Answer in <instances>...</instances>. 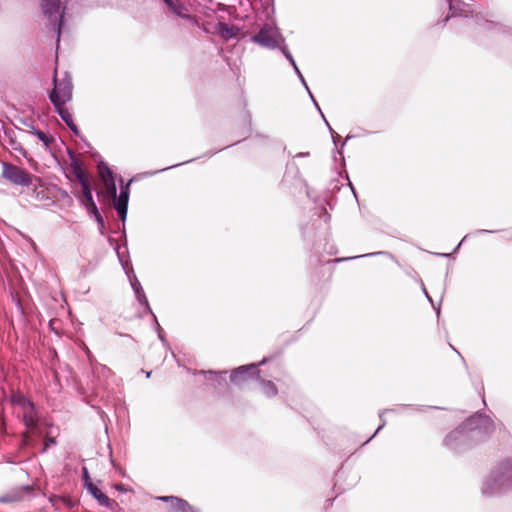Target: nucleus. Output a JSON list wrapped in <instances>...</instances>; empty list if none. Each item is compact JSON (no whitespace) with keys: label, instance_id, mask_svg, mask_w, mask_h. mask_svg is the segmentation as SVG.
I'll list each match as a JSON object with an SVG mask.
<instances>
[{"label":"nucleus","instance_id":"f257e3e1","mask_svg":"<svg viewBox=\"0 0 512 512\" xmlns=\"http://www.w3.org/2000/svg\"><path fill=\"white\" fill-rule=\"evenodd\" d=\"M494 430L495 424L489 416L475 413L445 437L444 446L459 452L485 440Z\"/></svg>","mask_w":512,"mask_h":512},{"label":"nucleus","instance_id":"f03ea898","mask_svg":"<svg viewBox=\"0 0 512 512\" xmlns=\"http://www.w3.org/2000/svg\"><path fill=\"white\" fill-rule=\"evenodd\" d=\"M512 489V459L499 462L483 482L481 492L485 497H494Z\"/></svg>","mask_w":512,"mask_h":512},{"label":"nucleus","instance_id":"7ed1b4c3","mask_svg":"<svg viewBox=\"0 0 512 512\" xmlns=\"http://www.w3.org/2000/svg\"><path fill=\"white\" fill-rule=\"evenodd\" d=\"M271 361H273L272 357L264 358L258 364L252 363L248 365L239 366L238 368L232 370L230 374V380L232 383L236 385H241L253 378H259V374L261 373L259 366H262L265 363Z\"/></svg>","mask_w":512,"mask_h":512},{"label":"nucleus","instance_id":"20e7f679","mask_svg":"<svg viewBox=\"0 0 512 512\" xmlns=\"http://www.w3.org/2000/svg\"><path fill=\"white\" fill-rule=\"evenodd\" d=\"M22 413V420L27 429V431L23 433V440L25 443H28L31 437L40 436L42 434V428L35 405L24 409Z\"/></svg>","mask_w":512,"mask_h":512},{"label":"nucleus","instance_id":"39448f33","mask_svg":"<svg viewBox=\"0 0 512 512\" xmlns=\"http://www.w3.org/2000/svg\"><path fill=\"white\" fill-rule=\"evenodd\" d=\"M2 175L15 185L28 186L32 183V176L29 173L13 165L4 164Z\"/></svg>","mask_w":512,"mask_h":512},{"label":"nucleus","instance_id":"423d86ee","mask_svg":"<svg viewBox=\"0 0 512 512\" xmlns=\"http://www.w3.org/2000/svg\"><path fill=\"white\" fill-rule=\"evenodd\" d=\"M253 41L266 47H276L283 42V37L276 28L265 26L253 37Z\"/></svg>","mask_w":512,"mask_h":512},{"label":"nucleus","instance_id":"0eeeda50","mask_svg":"<svg viewBox=\"0 0 512 512\" xmlns=\"http://www.w3.org/2000/svg\"><path fill=\"white\" fill-rule=\"evenodd\" d=\"M71 96L72 84L70 79L63 80L59 83L55 81V88L50 94V100L55 105V107L64 105L67 101L71 99Z\"/></svg>","mask_w":512,"mask_h":512},{"label":"nucleus","instance_id":"6e6552de","mask_svg":"<svg viewBox=\"0 0 512 512\" xmlns=\"http://www.w3.org/2000/svg\"><path fill=\"white\" fill-rule=\"evenodd\" d=\"M42 8L43 12L54 23V28L57 30L59 36L63 18L61 0H43Z\"/></svg>","mask_w":512,"mask_h":512},{"label":"nucleus","instance_id":"1a4fd4ad","mask_svg":"<svg viewBox=\"0 0 512 512\" xmlns=\"http://www.w3.org/2000/svg\"><path fill=\"white\" fill-rule=\"evenodd\" d=\"M158 500L170 503V512H199L186 500L176 496H161Z\"/></svg>","mask_w":512,"mask_h":512},{"label":"nucleus","instance_id":"9d476101","mask_svg":"<svg viewBox=\"0 0 512 512\" xmlns=\"http://www.w3.org/2000/svg\"><path fill=\"white\" fill-rule=\"evenodd\" d=\"M98 170H99V175L104 183L107 195L111 198H116L117 189H116V185L114 182L112 172L104 164H100L98 166Z\"/></svg>","mask_w":512,"mask_h":512},{"label":"nucleus","instance_id":"9b49d317","mask_svg":"<svg viewBox=\"0 0 512 512\" xmlns=\"http://www.w3.org/2000/svg\"><path fill=\"white\" fill-rule=\"evenodd\" d=\"M88 492L98 501L101 506L112 508L116 505V502L110 499L106 494H104L98 487H96L93 483H89L88 488H86Z\"/></svg>","mask_w":512,"mask_h":512},{"label":"nucleus","instance_id":"f8f14e48","mask_svg":"<svg viewBox=\"0 0 512 512\" xmlns=\"http://www.w3.org/2000/svg\"><path fill=\"white\" fill-rule=\"evenodd\" d=\"M128 204V191H123L117 201L115 202V208L122 220L125 219L127 213Z\"/></svg>","mask_w":512,"mask_h":512},{"label":"nucleus","instance_id":"ddd939ff","mask_svg":"<svg viewBox=\"0 0 512 512\" xmlns=\"http://www.w3.org/2000/svg\"><path fill=\"white\" fill-rule=\"evenodd\" d=\"M218 33L225 39L234 38L239 34V29L235 26H229L225 23L218 25Z\"/></svg>","mask_w":512,"mask_h":512},{"label":"nucleus","instance_id":"4468645a","mask_svg":"<svg viewBox=\"0 0 512 512\" xmlns=\"http://www.w3.org/2000/svg\"><path fill=\"white\" fill-rule=\"evenodd\" d=\"M257 379L260 381V384L262 386V392L264 395H266L267 397H274L277 395L278 389L274 382L270 380L261 379L260 377Z\"/></svg>","mask_w":512,"mask_h":512},{"label":"nucleus","instance_id":"2eb2a0df","mask_svg":"<svg viewBox=\"0 0 512 512\" xmlns=\"http://www.w3.org/2000/svg\"><path fill=\"white\" fill-rule=\"evenodd\" d=\"M59 115L61 116V118L66 122V124L72 129V130H76V127H75V124L73 123L72 121V116L70 115V113L63 107V105L59 106V107H56Z\"/></svg>","mask_w":512,"mask_h":512},{"label":"nucleus","instance_id":"dca6fc26","mask_svg":"<svg viewBox=\"0 0 512 512\" xmlns=\"http://www.w3.org/2000/svg\"><path fill=\"white\" fill-rule=\"evenodd\" d=\"M131 285L137 295L138 300L141 303H146L147 302L146 296L142 290L140 283L138 282V280L136 278L131 279Z\"/></svg>","mask_w":512,"mask_h":512},{"label":"nucleus","instance_id":"f3484780","mask_svg":"<svg viewBox=\"0 0 512 512\" xmlns=\"http://www.w3.org/2000/svg\"><path fill=\"white\" fill-rule=\"evenodd\" d=\"M83 203L85 205V207L87 208V210L89 212H91L92 214L95 215L96 219L99 221L100 220V216H99V213H98V209H97V206L93 200V197L88 199V200H83Z\"/></svg>","mask_w":512,"mask_h":512},{"label":"nucleus","instance_id":"a211bd4d","mask_svg":"<svg viewBox=\"0 0 512 512\" xmlns=\"http://www.w3.org/2000/svg\"><path fill=\"white\" fill-rule=\"evenodd\" d=\"M80 181L82 184L84 200H88V199L92 198V192H91V188H90L88 180L84 177H80Z\"/></svg>","mask_w":512,"mask_h":512},{"label":"nucleus","instance_id":"6ab92c4d","mask_svg":"<svg viewBox=\"0 0 512 512\" xmlns=\"http://www.w3.org/2000/svg\"><path fill=\"white\" fill-rule=\"evenodd\" d=\"M14 403L17 404L22 409V411L24 409L34 405V403L32 401H30L29 399H27L26 397H24L22 395L17 396L14 399Z\"/></svg>","mask_w":512,"mask_h":512},{"label":"nucleus","instance_id":"aec40b11","mask_svg":"<svg viewBox=\"0 0 512 512\" xmlns=\"http://www.w3.org/2000/svg\"><path fill=\"white\" fill-rule=\"evenodd\" d=\"M283 53L284 55L286 56V58L290 61V63L292 64V66L294 67L295 71L297 72L298 76L300 77L302 83L306 86V83H305V80L302 76V74L300 73L292 55L286 50V49H283Z\"/></svg>","mask_w":512,"mask_h":512},{"label":"nucleus","instance_id":"412c9836","mask_svg":"<svg viewBox=\"0 0 512 512\" xmlns=\"http://www.w3.org/2000/svg\"><path fill=\"white\" fill-rule=\"evenodd\" d=\"M82 480L84 482L85 488H88L89 483H92L88 469L86 467H82Z\"/></svg>","mask_w":512,"mask_h":512},{"label":"nucleus","instance_id":"4be33fe9","mask_svg":"<svg viewBox=\"0 0 512 512\" xmlns=\"http://www.w3.org/2000/svg\"><path fill=\"white\" fill-rule=\"evenodd\" d=\"M56 444V441L54 438H47L45 440V443H44V448H43V452H45L51 445H55Z\"/></svg>","mask_w":512,"mask_h":512},{"label":"nucleus","instance_id":"5701e85b","mask_svg":"<svg viewBox=\"0 0 512 512\" xmlns=\"http://www.w3.org/2000/svg\"><path fill=\"white\" fill-rule=\"evenodd\" d=\"M35 198H36L37 200H43V199H45V198H47V197H46V195L44 194V190H40V191H36V190H35Z\"/></svg>","mask_w":512,"mask_h":512},{"label":"nucleus","instance_id":"b1692460","mask_svg":"<svg viewBox=\"0 0 512 512\" xmlns=\"http://www.w3.org/2000/svg\"><path fill=\"white\" fill-rule=\"evenodd\" d=\"M165 1H166V3H167V4H168V5H169V6H170V7H171V8H172V9H173V10H174L178 15H181V16L183 15V14H182V12H181L180 10L176 9V8L173 6V4H172V2H171L170 0H165Z\"/></svg>","mask_w":512,"mask_h":512},{"label":"nucleus","instance_id":"393cba45","mask_svg":"<svg viewBox=\"0 0 512 512\" xmlns=\"http://www.w3.org/2000/svg\"><path fill=\"white\" fill-rule=\"evenodd\" d=\"M115 488L120 491V492H127V488H125V486L123 484H117L115 485Z\"/></svg>","mask_w":512,"mask_h":512},{"label":"nucleus","instance_id":"a878e982","mask_svg":"<svg viewBox=\"0 0 512 512\" xmlns=\"http://www.w3.org/2000/svg\"><path fill=\"white\" fill-rule=\"evenodd\" d=\"M38 136L45 143V145H48V138L44 134L38 133Z\"/></svg>","mask_w":512,"mask_h":512},{"label":"nucleus","instance_id":"bb28decb","mask_svg":"<svg viewBox=\"0 0 512 512\" xmlns=\"http://www.w3.org/2000/svg\"><path fill=\"white\" fill-rule=\"evenodd\" d=\"M60 499H61L60 497L53 496V497H50V502H52L54 504V501L60 500Z\"/></svg>","mask_w":512,"mask_h":512},{"label":"nucleus","instance_id":"cd10ccee","mask_svg":"<svg viewBox=\"0 0 512 512\" xmlns=\"http://www.w3.org/2000/svg\"><path fill=\"white\" fill-rule=\"evenodd\" d=\"M385 425V422H383L375 431V434H377Z\"/></svg>","mask_w":512,"mask_h":512},{"label":"nucleus","instance_id":"c85d7f7f","mask_svg":"<svg viewBox=\"0 0 512 512\" xmlns=\"http://www.w3.org/2000/svg\"><path fill=\"white\" fill-rule=\"evenodd\" d=\"M200 373H203V374L208 373L209 375H212V374H213V372H212V371H208V372L201 371Z\"/></svg>","mask_w":512,"mask_h":512},{"label":"nucleus","instance_id":"c756f323","mask_svg":"<svg viewBox=\"0 0 512 512\" xmlns=\"http://www.w3.org/2000/svg\"><path fill=\"white\" fill-rule=\"evenodd\" d=\"M220 378L222 377L220 376ZM216 381H219V375H216Z\"/></svg>","mask_w":512,"mask_h":512},{"label":"nucleus","instance_id":"7c9ffc66","mask_svg":"<svg viewBox=\"0 0 512 512\" xmlns=\"http://www.w3.org/2000/svg\"><path fill=\"white\" fill-rule=\"evenodd\" d=\"M220 378L222 377L220 376ZM216 381H219V375H216Z\"/></svg>","mask_w":512,"mask_h":512}]
</instances>
